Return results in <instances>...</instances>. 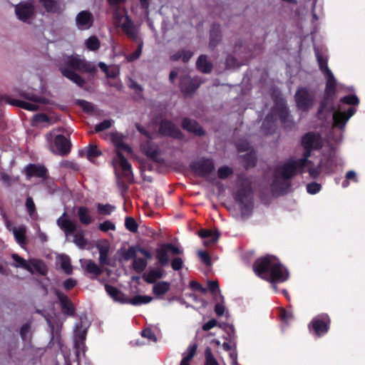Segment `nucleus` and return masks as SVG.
Returning a JSON list of instances; mask_svg holds the SVG:
<instances>
[{
  "instance_id": "nucleus-23",
  "label": "nucleus",
  "mask_w": 365,
  "mask_h": 365,
  "mask_svg": "<svg viewBox=\"0 0 365 365\" xmlns=\"http://www.w3.org/2000/svg\"><path fill=\"white\" fill-rule=\"evenodd\" d=\"M182 127L184 130L192 133L196 135H203L205 132L201 126L195 120L189 118H184L182 122Z\"/></svg>"
},
{
  "instance_id": "nucleus-53",
  "label": "nucleus",
  "mask_w": 365,
  "mask_h": 365,
  "mask_svg": "<svg viewBox=\"0 0 365 365\" xmlns=\"http://www.w3.org/2000/svg\"><path fill=\"white\" fill-rule=\"evenodd\" d=\"M141 336L144 338L149 339L150 341H156L157 340L155 333L150 328L144 329L141 331Z\"/></svg>"
},
{
  "instance_id": "nucleus-49",
  "label": "nucleus",
  "mask_w": 365,
  "mask_h": 365,
  "mask_svg": "<svg viewBox=\"0 0 365 365\" xmlns=\"http://www.w3.org/2000/svg\"><path fill=\"white\" fill-rule=\"evenodd\" d=\"M113 123V120L110 119L104 120L103 122L95 126V132L98 133L110 128Z\"/></svg>"
},
{
  "instance_id": "nucleus-19",
  "label": "nucleus",
  "mask_w": 365,
  "mask_h": 365,
  "mask_svg": "<svg viewBox=\"0 0 365 365\" xmlns=\"http://www.w3.org/2000/svg\"><path fill=\"white\" fill-rule=\"evenodd\" d=\"M41 6L46 12L52 14H59L63 11V7L59 0H38Z\"/></svg>"
},
{
  "instance_id": "nucleus-14",
  "label": "nucleus",
  "mask_w": 365,
  "mask_h": 365,
  "mask_svg": "<svg viewBox=\"0 0 365 365\" xmlns=\"http://www.w3.org/2000/svg\"><path fill=\"white\" fill-rule=\"evenodd\" d=\"M161 135L174 138H182V134L179 128L171 121L163 120L161 121L159 128Z\"/></svg>"
},
{
  "instance_id": "nucleus-51",
  "label": "nucleus",
  "mask_w": 365,
  "mask_h": 365,
  "mask_svg": "<svg viewBox=\"0 0 365 365\" xmlns=\"http://www.w3.org/2000/svg\"><path fill=\"white\" fill-rule=\"evenodd\" d=\"M345 180L342 182V186L346 187L349 185V182L352 181L354 182H357L356 173L354 170H349L346 173Z\"/></svg>"
},
{
  "instance_id": "nucleus-42",
  "label": "nucleus",
  "mask_w": 365,
  "mask_h": 365,
  "mask_svg": "<svg viewBox=\"0 0 365 365\" xmlns=\"http://www.w3.org/2000/svg\"><path fill=\"white\" fill-rule=\"evenodd\" d=\"M73 242L81 249H84L87 245V240L84 237L83 231L77 232L73 237Z\"/></svg>"
},
{
  "instance_id": "nucleus-58",
  "label": "nucleus",
  "mask_w": 365,
  "mask_h": 365,
  "mask_svg": "<svg viewBox=\"0 0 365 365\" xmlns=\"http://www.w3.org/2000/svg\"><path fill=\"white\" fill-rule=\"evenodd\" d=\"M60 167L63 168L71 169L73 170H78V166L73 161L63 160L60 163Z\"/></svg>"
},
{
  "instance_id": "nucleus-15",
  "label": "nucleus",
  "mask_w": 365,
  "mask_h": 365,
  "mask_svg": "<svg viewBox=\"0 0 365 365\" xmlns=\"http://www.w3.org/2000/svg\"><path fill=\"white\" fill-rule=\"evenodd\" d=\"M94 19L89 11H82L76 17V25L78 29L84 30L90 29L93 24Z\"/></svg>"
},
{
  "instance_id": "nucleus-32",
  "label": "nucleus",
  "mask_w": 365,
  "mask_h": 365,
  "mask_svg": "<svg viewBox=\"0 0 365 365\" xmlns=\"http://www.w3.org/2000/svg\"><path fill=\"white\" fill-rule=\"evenodd\" d=\"M78 216L80 222L86 225L91 224L93 221L87 207H79L78 210Z\"/></svg>"
},
{
  "instance_id": "nucleus-43",
  "label": "nucleus",
  "mask_w": 365,
  "mask_h": 365,
  "mask_svg": "<svg viewBox=\"0 0 365 365\" xmlns=\"http://www.w3.org/2000/svg\"><path fill=\"white\" fill-rule=\"evenodd\" d=\"M245 167L246 168H252L255 165L256 156L252 150H250L248 153L243 156Z\"/></svg>"
},
{
  "instance_id": "nucleus-21",
  "label": "nucleus",
  "mask_w": 365,
  "mask_h": 365,
  "mask_svg": "<svg viewBox=\"0 0 365 365\" xmlns=\"http://www.w3.org/2000/svg\"><path fill=\"white\" fill-rule=\"evenodd\" d=\"M355 108H349L347 110V114L341 111H336L333 114L334 125L336 127L341 128L344 126L348 119L354 115Z\"/></svg>"
},
{
  "instance_id": "nucleus-10",
  "label": "nucleus",
  "mask_w": 365,
  "mask_h": 365,
  "mask_svg": "<svg viewBox=\"0 0 365 365\" xmlns=\"http://www.w3.org/2000/svg\"><path fill=\"white\" fill-rule=\"evenodd\" d=\"M105 139L110 140L115 145L117 154L126 153H131V148L124 142L125 136L119 133L114 132L105 135Z\"/></svg>"
},
{
  "instance_id": "nucleus-31",
  "label": "nucleus",
  "mask_w": 365,
  "mask_h": 365,
  "mask_svg": "<svg viewBox=\"0 0 365 365\" xmlns=\"http://www.w3.org/2000/svg\"><path fill=\"white\" fill-rule=\"evenodd\" d=\"M197 67L202 73H207L211 72L212 66L207 61L205 55H201L197 61Z\"/></svg>"
},
{
  "instance_id": "nucleus-16",
  "label": "nucleus",
  "mask_w": 365,
  "mask_h": 365,
  "mask_svg": "<svg viewBox=\"0 0 365 365\" xmlns=\"http://www.w3.org/2000/svg\"><path fill=\"white\" fill-rule=\"evenodd\" d=\"M253 207H225L230 214L237 220H245L251 216Z\"/></svg>"
},
{
  "instance_id": "nucleus-39",
  "label": "nucleus",
  "mask_w": 365,
  "mask_h": 365,
  "mask_svg": "<svg viewBox=\"0 0 365 365\" xmlns=\"http://www.w3.org/2000/svg\"><path fill=\"white\" fill-rule=\"evenodd\" d=\"M61 268L67 274H71L73 272V267L71 264L70 258L67 255H62L60 257Z\"/></svg>"
},
{
  "instance_id": "nucleus-6",
  "label": "nucleus",
  "mask_w": 365,
  "mask_h": 365,
  "mask_svg": "<svg viewBox=\"0 0 365 365\" xmlns=\"http://www.w3.org/2000/svg\"><path fill=\"white\" fill-rule=\"evenodd\" d=\"M17 18L26 23H31L35 17V6L33 1H21L14 6Z\"/></svg>"
},
{
  "instance_id": "nucleus-56",
  "label": "nucleus",
  "mask_w": 365,
  "mask_h": 365,
  "mask_svg": "<svg viewBox=\"0 0 365 365\" xmlns=\"http://www.w3.org/2000/svg\"><path fill=\"white\" fill-rule=\"evenodd\" d=\"M183 261L180 257H175L171 260V267L175 271H179L182 268Z\"/></svg>"
},
{
  "instance_id": "nucleus-61",
  "label": "nucleus",
  "mask_w": 365,
  "mask_h": 365,
  "mask_svg": "<svg viewBox=\"0 0 365 365\" xmlns=\"http://www.w3.org/2000/svg\"><path fill=\"white\" fill-rule=\"evenodd\" d=\"M190 287L193 290L199 291L202 294H205L207 292V289L203 287L202 284L196 281H191L190 282Z\"/></svg>"
},
{
  "instance_id": "nucleus-28",
  "label": "nucleus",
  "mask_w": 365,
  "mask_h": 365,
  "mask_svg": "<svg viewBox=\"0 0 365 365\" xmlns=\"http://www.w3.org/2000/svg\"><path fill=\"white\" fill-rule=\"evenodd\" d=\"M164 271L163 269H151L143 276V279L148 284H153L157 279L163 278Z\"/></svg>"
},
{
  "instance_id": "nucleus-8",
  "label": "nucleus",
  "mask_w": 365,
  "mask_h": 365,
  "mask_svg": "<svg viewBox=\"0 0 365 365\" xmlns=\"http://www.w3.org/2000/svg\"><path fill=\"white\" fill-rule=\"evenodd\" d=\"M294 99L297 108L302 111H308L313 106V98L306 88H298L294 95Z\"/></svg>"
},
{
  "instance_id": "nucleus-27",
  "label": "nucleus",
  "mask_w": 365,
  "mask_h": 365,
  "mask_svg": "<svg viewBox=\"0 0 365 365\" xmlns=\"http://www.w3.org/2000/svg\"><path fill=\"white\" fill-rule=\"evenodd\" d=\"M87 330L86 329H82L81 325L80 329H77L75 331L74 343L75 348L79 351H83L85 348V341L86 339Z\"/></svg>"
},
{
  "instance_id": "nucleus-4",
  "label": "nucleus",
  "mask_w": 365,
  "mask_h": 365,
  "mask_svg": "<svg viewBox=\"0 0 365 365\" xmlns=\"http://www.w3.org/2000/svg\"><path fill=\"white\" fill-rule=\"evenodd\" d=\"M330 325V317L326 313H322L312 319L308 324V328L312 334L317 337H322L328 333Z\"/></svg>"
},
{
  "instance_id": "nucleus-18",
  "label": "nucleus",
  "mask_w": 365,
  "mask_h": 365,
  "mask_svg": "<svg viewBox=\"0 0 365 365\" xmlns=\"http://www.w3.org/2000/svg\"><path fill=\"white\" fill-rule=\"evenodd\" d=\"M199 87L197 81L189 76L182 77L180 79V88L185 96L192 95Z\"/></svg>"
},
{
  "instance_id": "nucleus-20",
  "label": "nucleus",
  "mask_w": 365,
  "mask_h": 365,
  "mask_svg": "<svg viewBox=\"0 0 365 365\" xmlns=\"http://www.w3.org/2000/svg\"><path fill=\"white\" fill-rule=\"evenodd\" d=\"M104 287L107 294L114 301L120 304H127L128 297H127L120 289L108 284H105Z\"/></svg>"
},
{
  "instance_id": "nucleus-52",
  "label": "nucleus",
  "mask_w": 365,
  "mask_h": 365,
  "mask_svg": "<svg viewBox=\"0 0 365 365\" xmlns=\"http://www.w3.org/2000/svg\"><path fill=\"white\" fill-rule=\"evenodd\" d=\"M98 228L101 231L106 232L109 230H115V225L110 220H106L98 225Z\"/></svg>"
},
{
  "instance_id": "nucleus-34",
  "label": "nucleus",
  "mask_w": 365,
  "mask_h": 365,
  "mask_svg": "<svg viewBox=\"0 0 365 365\" xmlns=\"http://www.w3.org/2000/svg\"><path fill=\"white\" fill-rule=\"evenodd\" d=\"M138 246H130L128 250H120V255L125 261L136 258L137 253L138 252Z\"/></svg>"
},
{
  "instance_id": "nucleus-24",
  "label": "nucleus",
  "mask_w": 365,
  "mask_h": 365,
  "mask_svg": "<svg viewBox=\"0 0 365 365\" xmlns=\"http://www.w3.org/2000/svg\"><path fill=\"white\" fill-rule=\"evenodd\" d=\"M120 27L128 38L135 41L138 38V30L128 16H125Z\"/></svg>"
},
{
  "instance_id": "nucleus-3",
  "label": "nucleus",
  "mask_w": 365,
  "mask_h": 365,
  "mask_svg": "<svg viewBox=\"0 0 365 365\" xmlns=\"http://www.w3.org/2000/svg\"><path fill=\"white\" fill-rule=\"evenodd\" d=\"M58 68L62 75L83 87L86 81L77 72L81 73L95 74L97 71L96 66L78 56H68L59 63Z\"/></svg>"
},
{
  "instance_id": "nucleus-47",
  "label": "nucleus",
  "mask_w": 365,
  "mask_h": 365,
  "mask_svg": "<svg viewBox=\"0 0 365 365\" xmlns=\"http://www.w3.org/2000/svg\"><path fill=\"white\" fill-rule=\"evenodd\" d=\"M125 228L131 232H136L138 231V225L132 217H127L125 220Z\"/></svg>"
},
{
  "instance_id": "nucleus-22",
  "label": "nucleus",
  "mask_w": 365,
  "mask_h": 365,
  "mask_svg": "<svg viewBox=\"0 0 365 365\" xmlns=\"http://www.w3.org/2000/svg\"><path fill=\"white\" fill-rule=\"evenodd\" d=\"M57 148V153L60 155H66L71 150V143L62 135H58L54 140Z\"/></svg>"
},
{
  "instance_id": "nucleus-48",
  "label": "nucleus",
  "mask_w": 365,
  "mask_h": 365,
  "mask_svg": "<svg viewBox=\"0 0 365 365\" xmlns=\"http://www.w3.org/2000/svg\"><path fill=\"white\" fill-rule=\"evenodd\" d=\"M205 365H219L217 361L214 357L212 350L210 347H207L205 351Z\"/></svg>"
},
{
  "instance_id": "nucleus-62",
  "label": "nucleus",
  "mask_w": 365,
  "mask_h": 365,
  "mask_svg": "<svg viewBox=\"0 0 365 365\" xmlns=\"http://www.w3.org/2000/svg\"><path fill=\"white\" fill-rule=\"evenodd\" d=\"M197 345L196 344H193L192 345H190L187 349V355L184 356V358L187 359L189 360H191L197 351Z\"/></svg>"
},
{
  "instance_id": "nucleus-36",
  "label": "nucleus",
  "mask_w": 365,
  "mask_h": 365,
  "mask_svg": "<svg viewBox=\"0 0 365 365\" xmlns=\"http://www.w3.org/2000/svg\"><path fill=\"white\" fill-rule=\"evenodd\" d=\"M11 257L16 262V264H11L13 267H21L28 271H32L31 267L27 261L23 257H20L18 254H12Z\"/></svg>"
},
{
  "instance_id": "nucleus-7",
  "label": "nucleus",
  "mask_w": 365,
  "mask_h": 365,
  "mask_svg": "<svg viewBox=\"0 0 365 365\" xmlns=\"http://www.w3.org/2000/svg\"><path fill=\"white\" fill-rule=\"evenodd\" d=\"M327 83H326V88H325V98L324 100L321 103L320 108L319 109V113H322L324 109L326 107L327 103L329 101H330V110H332L334 109L333 108V98L336 93V79L333 75V73L327 75Z\"/></svg>"
},
{
  "instance_id": "nucleus-54",
  "label": "nucleus",
  "mask_w": 365,
  "mask_h": 365,
  "mask_svg": "<svg viewBox=\"0 0 365 365\" xmlns=\"http://www.w3.org/2000/svg\"><path fill=\"white\" fill-rule=\"evenodd\" d=\"M216 326H218L219 327L222 328V325L218 323L217 319H212L209 320L207 322L205 323L202 325V329L203 331H207L210 330L211 329H212L213 327H215Z\"/></svg>"
},
{
  "instance_id": "nucleus-11",
  "label": "nucleus",
  "mask_w": 365,
  "mask_h": 365,
  "mask_svg": "<svg viewBox=\"0 0 365 365\" xmlns=\"http://www.w3.org/2000/svg\"><path fill=\"white\" fill-rule=\"evenodd\" d=\"M24 173L28 180L37 178L45 180L48 178V170L41 164H29L24 168Z\"/></svg>"
},
{
  "instance_id": "nucleus-57",
  "label": "nucleus",
  "mask_w": 365,
  "mask_h": 365,
  "mask_svg": "<svg viewBox=\"0 0 365 365\" xmlns=\"http://www.w3.org/2000/svg\"><path fill=\"white\" fill-rule=\"evenodd\" d=\"M232 173V169L227 166H224L219 168L217 173L218 176L221 179L227 178Z\"/></svg>"
},
{
  "instance_id": "nucleus-30",
  "label": "nucleus",
  "mask_w": 365,
  "mask_h": 365,
  "mask_svg": "<svg viewBox=\"0 0 365 365\" xmlns=\"http://www.w3.org/2000/svg\"><path fill=\"white\" fill-rule=\"evenodd\" d=\"M170 288V284L165 281H160L155 283L153 287V292L157 296L160 297L166 294Z\"/></svg>"
},
{
  "instance_id": "nucleus-1",
  "label": "nucleus",
  "mask_w": 365,
  "mask_h": 365,
  "mask_svg": "<svg viewBox=\"0 0 365 365\" xmlns=\"http://www.w3.org/2000/svg\"><path fill=\"white\" fill-rule=\"evenodd\" d=\"M302 144L305 150L303 158L297 160H289L277 169L272 184V189L274 194L285 193L290 187V179L298 170L304 168L309 162L308 158L312 150L322 146L320 136L313 133H307L302 138Z\"/></svg>"
},
{
  "instance_id": "nucleus-13",
  "label": "nucleus",
  "mask_w": 365,
  "mask_h": 365,
  "mask_svg": "<svg viewBox=\"0 0 365 365\" xmlns=\"http://www.w3.org/2000/svg\"><path fill=\"white\" fill-rule=\"evenodd\" d=\"M192 170L200 176H206L215 170L214 163L210 159H201L191 164Z\"/></svg>"
},
{
  "instance_id": "nucleus-9",
  "label": "nucleus",
  "mask_w": 365,
  "mask_h": 365,
  "mask_svg": "<svg viewBox=\"0 0 365 365\" xmlns=\"http://www.w3.org/2000/svg\"><path fill=\"white\" fill-rule=\"evenodd\" d=\"M54 294L58 299L62 314L66 317H75L76 307L71 299L58 289H56Z\"/></svg>"
},
{
  "instance_id": "nucleus-46",
  "label": "nucleus",
  "mask_w": 365,
  "mask_h": 365,
  "mask_svg": "<svg viewBox=\"0 0 365 365\" xmlns=\"http://www.w3.org/2000/svg\"><path fill=\"white\" fill-rule=\"evenodd\" d=\"M207 289L212 294L215 300H217L218 294H220V287L217 281H208Z\"/></svg>"
},
{
  "instance_id": "nucleus-26",
  "label": "nucleus",
  "mask_w": 365,
  "mask_h": 365,
  "mask_svg": "<svg viewBox=\"0 0 365 365\" xmlns=\"http://www.w3.org/2000/svg\"><path fill=\"white\" fill-rule=\"evenodd\" d=\"M6 225L7 229L9 231L13 232L15 240L19 245H22L26 244V228L24 226H21L19 227H12L11 225L9 220H6Z\"/></svg>"
},
{
  "instance_id": "nucleus-41",
  "label": "nucleus",
  "mask_w": 365,
  "mask_h": 365,
  "mask_svg": "<svg viewBox=\"0 0 365 365\" xmlns=\"http://www.w3.org/2000/svg\"><path fill=\"white\" fill-rule=\"evenodd\" d=\"M143 150L148 156L152 158H157L160 154L158 148L156 146L151 145L150 143L143 145Z\"/></svg>"
},
{
  "instance_id": "nucleus-45",
  "label": "nucleus",
  "mask_w": 365,
  "mask_h": 365,
  "mask_svg": "<svg viewBox=\"0 0 365 365\" xmlns=\"http://www.w3.org/2000/svg\"><path fill=\"white\" fill-rule=\"evenodd\" d=\"M108 257V247H102L99 249V263L101 265L109 264Z\"/></svg>"
},
{
  "instance_id": "nucleus-2",
  "label": "nucleus",
  "mask_w": 365,
  "mask_h": 365,
  "mask_svg": "<svg viewBox=\"0 0 365 365\" xmlns=\"http://www.w3.org/2000/svg\"><path fill=\"white\" fill-rule=\"evenodd\" d=\"M255 274L259 278L273 284L282 283L288 280L289 273L280 262L272 256H265L257 259L252 265Z\"/></svg>"
},
{
  "instance_id": "nucleus-5",
  "label": "nucleus",
  "mask_w": 365,
  "mask_h": 365,
  "mask_svg": "<svg viewBox=\"0 0 365 365\" xmlns=\"http://www.w3.org/2000/svg\"><path fill=\"white\" fill-rule=\"evenodd\" d=\"M169 253L173 255H180L183 251L173 243L165 242L161 244L155 249V258L161 267L168 264L170 262Z\"/></svg>"
},
{
  "instance_id": "nucleus-63",
  "label": "nucleus",
  "mask_w": 365,
  "mask_h": 365,
  "mask_svg": "<svg viewBox=\"0 0 365 365\" xmlns=\"http://www.w3.org/2000/svg\"><path fill=\"white\" fill-rule=\"evenodd\" d=\"M34 120L36 123H50V119L48 116L45 113H38L35 115Z\"/></svg>"
},
{
  "instance_id": "nucleus-64",
  "label": "nucleus",
  "mask_w": 365,
  "mask_h": 365,
  "mask_svg": "<svg viewBox=\"0 0 365 365\" xmlns=\"http://www.w3.org/2000/svg\"><path fill=\"white\" fill-rule=\"evenodd\" d=\"M321 189V185L317 182L309 183L307 185V192L311 194L318 192Z\"/></svg>"
},
{
  "instance_id": "nucleus-44",
  "label": "nucleus",
  "mask_w": 365,
  "mask_h": 365,
  "mask_svg": "<svg viewBox=\"0 0 365 365\" xmlns=\"http://www.w3.org/2000/svg\"><path fill=\"white\" fill-rule=\"evenodd\" d=\"M101 155V152L98 149L96 145H90L86 151L87 158L93 162L95 158Z\"/></svg>"
},
{
  "instance_id": "nucleus-12",
  "label": "nucleus",
  "mask_w": 365,
  "mask_h": 365,
  "mask_svg": "<svg viewBox=\"0 0 365 365\" xmlns=\"http://www.w3.org/2000/svg\"><path fill=\"white\" fill-rule=\"evenodd\" d=\"M252 194L250 182L248 180H245L235 193L234 197L237 202L246 205L250 202Z\"/></svg>"
},
{
  "instance_id": "nucleus-59",
  "label": "nucleus",
  "mask_w": 365,
  "mask_h": 365,
  "mask_svg": "<svg viewBox=\"0 0 365 365\" xmlns=\"http://www.w3.org/2000/svg\"><path fill=\"white\" fill-rule=\"evenodd\" d=\"M76 284H77L76 280L73 278H68V279H66L63 283V288L66 291L71 290L73 288H74L76 286Z\"/></svg>"
},
{
  "instance_id": "nucleus-50",
  "label": "nucleus",
  "mask_w": 365,
  "mask_h": 365,
  "mask_svg": "<svg viewBox=\"0 0 365 365\" xmlns=\"http://www.w3.org/2000/svg\"><path fill=\"white\" fill-rule=\"evenodd\" d=\"M86 46L89 50L96 51L100 46V41L96 36H91L86 41Z\"/></svg>"
},
{
  "instance_id": "nucleus-25",
  "label": "nucleus",
  "mask_w": 365,
  "mask_h": 365,
  "mask_svg": "<svg viewBox=\"0 0 365 365\" xmlns=\"http://www.w3.org/2000/svg\"><path fill=\"white\" fill-rule=\"evenodd\" d=\"M66 212L65 211L63 215L57 220V224L63 230L66 235L73 233L76 230V225L70 220L66 218Z\"/></svg>"
},
{
  "instance_id": "nucleus-37",
  "label": "nucleus",
  "mask_w": 365,
  "mask_h": 365,
  "mask_svg": "<svg viewBox=\"0 0 365 365\" xmlns=\"http://www.w3.org/2000/svg\"><path fill=\"white\" fill-rule=\"evenodd\" d=\"M125 16H128L125 9H121L119 7L114 9L113 16L117 26L120 27V24L125 21Z\"/></svg>"
},
{
  "instance_id": "nucleus-29",
  "label": "nucleus",
  "mask_w": 365,
  "mask_h": 365,
  "mask_svg": "<svg viewBox=\"0 0 365 365\" xmlns=\"http://www.w3.org/2000/svg\"><path fill=\"white\" fill-rule=\"evenodd\" d=\"M114 161L118 162L119 166L123 171L124 175L130 179L132 174L131 165L128 160L124 158L123 153L117 154V158Z\"/></svg>"
},
{
  "instance_id": "nucleus-60",
  "label": "nucleus",
  "mask_w": 365,
  "mask_h": 365,
  "mask_svg": "<svg viewBox=\"0 0 365 365\" xmlns=\"http://www.w3.org/2000/svg\"><path fill=\"white\" fill-rule=\"evenodd\" d=\"M198 256L200 258L201 261L205 264V265H210L211 264V259L209 255V254L207 252L205 251H200L198 252Z\"/></svg>"
},
{
  "instance_id": "nucleus-40",
  "label": "nucleus",
  "mask_w": 365,
  "mask_h": 365,
  "mask_svg": "<svg viewBox=\"0 0 365 365\" xmlns=\"http://www.w3.org/2000/svg\"><path fill=\"white\" fill-rule=\"evenodd\" d=\"M147 265V260L144 258L136 257L133 262V268L138 273L143 272L145 269Z\"/></svg>"
},
{
  "instance_id": "nucleus-55",
  "label": "nucleus",
  "mask_w": 365,
  "mask_h": 365,
  "mask_svg": "<svg viewBox=\"0 0 365 365\" xmlns=\"http://www.w3.org/2000/svg\"><path fill=\"white\" fill-rule=\"evenodd\" d=\"M341 101L348 105H357L359 98L354 95H349L342 98Z\"/></svg>"
},
{
  "instance_id": "nucleus-33",
  "label": "nucleus",
  "mask_w": 365,
  "mask_h": 365,
  "mask_svg": "<svg viewBox=\"0 0 365 365\" xmlns=\"http://www.w3.org/2000/svg\"><path fill=\"white\" fill-rule=\"evenodd\" d=\"M85 269L87 272L94 275L91 277L93 279H96L103 272V269L91 259L87 262Z\"/></svg>"
},
{
  "instance_id": "nucleus-35",
  "label": "nucleus",
  "mask_w": 365,
  "mask_h": 365,
  "mask_svg": "<svg viewBox=\"0 0 365 365\" xmlns=\"http://www.w3.org/2000/svg\"><path fill=\"white\" fill-rule=\"evenodd\" d=\"M153 297L150 296L136 295L133 298H128L127 304H130L134 306L140 305L143 304L150 303Z\"/></svg>"
},
{
  "instance_id": "nucleus-38",
  "label": "nucleus",
  "mask_w": 365,
  "mask_h": 365,
  "mask_svg": "<svg viewBox=\"0 0 365 365\" xmlns=\"http://www.w3.org/2000/svg\"><path fill=\"white\" fill-rule=\"evenodd\" d=\"M319 67L322 72L325 75L331 74V71L327 66V58L322 56L319 52L316 53Z\"/></svg>"
},
{
  "instance_id": "nucleus-17",
  "label": "nucleus",
  "mask_w": 365,
  "mask_h": 365,
  "mask_svg": "<svg viewBox=\"0 0 365 365\" xmlns=\"http://www.w3.org/2000/svg\"><path fill=\"white\" fill-rule=\"evenodd\" d=\"M198 235L203 240L205 246H212L217 242L220 233L217 230L213 232L210 229H201L198 231Z\"/></svg>"
}]
</instances>
